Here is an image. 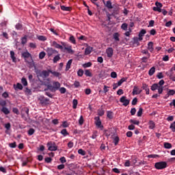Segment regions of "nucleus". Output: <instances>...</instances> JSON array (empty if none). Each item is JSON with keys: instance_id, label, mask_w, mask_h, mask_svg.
<instances>
[{"instance_id": "obj_34", "label": "nucleus", "mask_w": 175, "mask_h": 175, "mask_svg": "<svg viewBox=\"0 0 175 175\" xmlns=\"http://www.w3.org/2000/svg\"><path fill=\"white\" fill-rule=\"evenodd\" d=\"M84 74L86 77H92V74L90 70H85Z\"/></svg>"}, {"instance_id": "obj_56", "label": "nucleus", "mask_w": 175, "mask_h": 175, "mask_svg": "<svg viewBox=\"0 0 175 175\" xmlns=\"http://www.w3.org/2000/svg\"><path fill=\"white\" fill-rule=\"evenodd\" d=\"M69 40H70V41L72 44H76V40H75V37H74L73 36H70Z\"/></svg>"}, {"instance_id": "obj_19", "label": "nucleus", "mask_w": 175, "mask_h": 175, "mask_svg": "<svg viewBox=\"0 0 175 175\" xmlns=\"http://www.w3.org/2000/svg\"><path fill=\"white\" fill-rule=\"evenodd\" d=\"M60 8L62 9V11L64 12H70L71 11V8L70 7H66L65 5H61Z\"/></svg>"}, {"instance_id": "obj_49", "label": "nucleus", "mask_w": 175, "mask_h": 175, "mask_svg": "<svg viewBox=\"0 0 175 175\" xmlns=\"http://www.w3.org/2000/svg\"><path fill=\"white\" fill-rule=\"evenodd\" d=\"M126 78H124V77H123V78H122V79L121 80H120L119 81H118V85H121L124 82H125L126 81Z\"/></svg>"}, {"instance_id": "obj_51", "label": "nucleus", "mask_w": 175, "mask_h": 175, "mask_svg": "<svg viewBox=\"0 0 175 175\" xmlns=\"http://www.w3.org/2000/svg\"><path fill=\"white\" fill-rule=\"evenodd\" d=\"M84 74V71L83 70H82L81 68H80V70H79L77 75L79 77H82Z\"/></svg>"}, {"instance_id": "obj_50", "label": "nucleus", "mask_w": 175, "mask_h": 175, "mask_svg": "<svg viewBox=\"0 0 175 175\" xmlns=\"http://www.w3.org/2000/svg\"><path fill=\"white\" fill-rule=\"evenodd\" d=\"M170 129H171L172 131L175 132V121L170 124Z\"/></svg>"}, {"instance_id": "obj_10", "label": "nucleus", "mask_w": 175, "mask_h": 175, "mask_svg": "<svg viewBox=\"0 0 175 175\" xmlns=\"http://www.w3.org/2000/svg\"><path fill=\"white\" fill-rule=\"evenodd\" d=\"M52 44L54 47H55V49H59L60 50H64V46H62V45L61 44H59L55 41L53 42Z\"/></svg>"}, {"instance_id": "obj_62", "label": "nucleus", "mask_w": 175, "mask_h": 175, "mask_svg": "<svg viewBox=\"0 0 175 175\" xmlns=\"http://www.w3.org/2000/svg\"><path fill=\"white\" fill-rule=\"evenodd\" d=\"M155 5H156V6H157V8H163V4H162L161 3H160V2L157 1V2L155 3Z\"/></svg>"}, {"instance_id": "obj_15", "label": "nucleus", "mask_w": 175, "mask_h": 175, "mask_svg": "<svg viewBox=\"0 0 175 175\" xmlns=\"http://www.w3.org/2000/svg\"><path fill=\"white\" fill-rule=\"evenodd\" d=\"M61 87V83L59 82H54L53 83V88L55 91H57Z\"/></svg>"}, {"instance_id": "obj_60", "label": "nucleus", "mask_w": 175, "mask_h": 175, "mask_svg": "<svg viewBox=\"0 0 175 175\" xmlns=\"http://www.w3.org/2000/svg\"><path fill=\"white\" fill-rule=\"evenodd\" d=\"M25 94H27L28 95H31V90L29 89L28 88H25Z\"/></svg>"}, {"instance_id": "obj_25", "label": "nucleus", "mask_w": 175, "mask_h": 175, "mask_svg": "<svg viewBox=\"0 0 175 175\" xmlns=\"http://www.w3.org/2000/svg\"><path fill=\"white\" fill-rule=\"evenodd\" d=\"M113 39L115 40L116 42H119L120 41V35L118 33H116L113 36Z\"/></svg>"}, {"instance_id": "obj_47", "label": "nucleus", "mask_w": 175, "mask_h": 175, "mask_svg": "<svg viewBox=\"0 0 175 175\" xmlns=\"http://www.w3.org/2000/svg\"><path fill=\"white\" fill-rule=\"evenodd\" d=\"M129 122L132 124H136V125H139L140 124V122L138 120H130Z\"/></svg>"}, {"instance_id": "obj_46", "label": "nucleus", "mask_w": 175, "mask_h": 175, "mask_svg": "<svg viewBox=\"0 0 175 175\" xmlns=\"http://www.w3.org/2000/svg\"><path fill=\"white\" fill-rule=\"evenodd\" d=\"M138 103V99L137 98H134L133 100H132V102H131V105L135 106Z\"/></svg>"}, {"instance_id": "obj_8", "label": "nucleus", "mask_w": 175, "mask_h": 175, "mask_svg": "<svg viewBox=\"0 0 175 175\" xmlns=\"http://www.w3.org/2000/svg\"><path fill=\"white\" fill-rule=\"evenodd\" d=\"M106 53H107V57L111 58L113 55V49L111 47L108 48L106 50Z\"/></svg>"}, {"instance_id": "obj_39", "label": "nucleus", "mask_w": 175, "mask_h": 175, "mask_svg": "<svg viewBox=\"0 0 175 175\" xmlns=\"http://www.w3.org/2000/svg\"><path fill=\"white\" fill-rule=\"evenodd\" d=\"M46 56V53L44 51H42L41 53H40V55H39V58L40 59H43Z\"/></svg>"}, {"instance_id": "obj_27", "label": "nucleus", "mask_w": 175, "mask_h": 175, "mask_svg": "<svg viewBox=\"0 0 175 175\" xmlns=\"http://www.w3.org/2000/svg\"><path fill=\"white\" fill-rule=\"evenodd\" d=\"M175 95V90H169L167 93V97L170 96H174Z\"/></svg>"}, {"instance_id": "obj_2", "label": "nucleus", "mask_w": 175, "mask_h": 175, "mask_svg": "<svg viewBox=\"0 0 175 175\" xmlns=\"http://www.w3.org/2000/svg\"><path fill=\"white\" fill-rule=\"evenodd\" d=\"M36 74L38 77H42L43 79H44L49 77L50 71L49 70H48V71H46V70H43L42 71H40V70H39L38 71H36Z\"/></svg>"}, {"instance_id": "obj_48", "label": "nucleus", "mask_w": 175, "mask_h": 175, "mask_svg": "<svg viewBox=\"0 0 175 175\" xmlns=\"http://www.w3.org/2000/svg\"><path fill=\"white\" fill-rule=\"evenodd\" d=\"M133 44H137V45H139V38L137 37L133 38Z\"/></svg>"}, {"instance_id": "obj_22", "label": "nucleus", "mask_w": 175, "mask_h": 175, "mask_svg": "<svg viewBox=\"0 0 175 175\" xmlns=\"http://www.w3.org/2000/svg\"><path fill=\"white\" fill-rule=\"evenodd\" d=\"M64 50H66V51L69 53V54H74V51L72 49V46H68V47H66L65 46L64 47Z\"/></svg>"}, {"instance_id": "obj_40", "label": "nucleus", "mask_w": 175, "mask_h": 175, "mask_svg": "<svg viewBox=\"0 0 175 175\" xmlns=\"http://www.w3.org/2000/svg\"><path fill=\"white\" fill-rule=\"evenodd\" d=\"M21 83L24 86H27L28 85V83L27 81V79L24 77L22 78L21 79Z\"/></svg>"}, {"instance_id": "obj_11", "label": "nucleus", "mask_w": 175, "mask_h": 175, "mask_svg": "<svg viewBox=\"0 0 175 175\" xmlns=\"http://www.w3.org/2000/svg\"><path fill=\"white\" fill-rule=\"evenodd\" d=\"M93 50L92 47L88 46L85 48V55H89L92 53V51Z\"/></svg>"}, {"instance_id": "obj_12", "label": "nucleus", "mask_w": 175, "mask_h": 175, "mask_svg": "<svg viewBox=\"0 0 175 175\" xmlns=\"http://www.w3.org/2000/svg\"><path fill=\"white\" fill-rule=\"evenodd\" d=\"M51 91V92H55V90L54 86L51 85H48L46 86V88L44 90V91Z\"/></svg>"}, {"instance_id": "obj_63", "label": "nucleus", "mask_w": 175, "mask_h": 175, "mask_svg": "<svg viewBox=\"0 0 175 175\" xmlns=\"http://www.w3.org/2000/svg\"><path fill=\"white\" fill-rule=\"evenodd\" d=\"M73 85L75 86V88H77L80 86V83L79 81H75L73 84Z\"/></svg>"}, {"instance_id": "obj_1", "label": "nucleus", "mask_w": 175, "mask_h": 175, "mask_svg": "<svg viewBox=\"0 0 175 175\" xmlns=\"http://www.w3.org/2000/svg\"><path fill=\"white\" fill-rule=\"evenodd\" d=\"M164 83H165L164 80H161L159 83H154L151 86V90L156 91V90H158L159 94H163V85H164Z\"/></svg>"}, {"instance_id": "obj_28", "label": "nucleus", "mask_w": 175, "mask_h": 175, "mask_svg": "<svg viewBox=\"0 0 175 175\" xmlns=\"http://www.w3.org/2000/svg\"><path fill=\"white\" fill-rule=\"evenodd\" d=\"M147 33V31L145 30V29H142L140 30V32L139 33V37H143L144 35Z\"/></svg>"}, {"instance_id": "obj_24", "label": "nucleus", "mask_w": 175, "mask_h": 175, "mask_svg": "<svg viewBox=\"0 0 175 175\" xmlns=\"http://www.w3.org/2000/svg\"><path fill=\"white\" fill-rule=\"evenodd\" d=\"M148 125L150 129H153L155 127V124L152 120L149 121Z\"/></svg>"}, {"instance_id": "obj_9", "label": "nucleus", "mask_w": 175, "mask_h": 175, "mask_svg": "<svg viewBox=\"0 0 175 175\" xmlns=\"http://www.w3.org/2000/svg\"><path fill=\"white\" fill-rule=\"evenodd\" d=\"M139 88H138V86L135 85L133 87V92H132L133 95V96L139 95L140 92H139Z\"/></svg>"}, {"instance_id": "obj_6", "label": "nucleus", "mask_w": 175, "mask_h": 175, "mask_svg": "<svg viewBox=\"0 0 175 175\" xmlns=\"http://www.w3.org/2000/svg\"><path fill=\"white\" fill-rule=\"evenodd\" d=\"M120 103H123V106L127 107L130 104V100L126 98V96H123L120 99Z\"/></svg>"}, {"instance_id": "obj_33", "label": "nucleus", "mask_w": 175, "mask_h": 175, "mask_svg": "<svg viewBox=\"0 0 175 175\" xmlns=\"http://www.w3.org/2000/svg\"><path fill=\"white\" fill-rule=\"evenodd\" d=\"M60 133L62 135H63L64 137H66V136H68V135H69V133H68V131L66 129L62 130Z\"/></svg>"}, {"instance_id": "obj_59", "label": "nucleus", "mask_w": 175, "mask_h": 175, "mask_svg": "<svg viewBox=\"0 0 175 175\" xmlns=\"http://www.w3.org/2000/svg\"><path fill=\"white\" fill-rule=\"evenodd\" d=\"M111 77L113 79H116L117 78L118 75H117V73L115 72V71H113L111 73Z\"/></svg>"}, {"instance_id": "obj_17", "label": "nucleus", "mask_w": 175, "mask_h": 175, "mask_svg": "<svg viewBox=\"0 0 175 175\" xmlns=\"http://www.w3.org/2000/svg\"><path fill=\"white\" fill-rule=\"evenodd\" d=\"M104 4L105 5L106 8H107V9H113L112 3L111 1H107L106 3L104 2Z\"/></svg>"}, {"instance_id": "obj_5", "label": "nucleus", "mask_w": 175, "mask_h": 175, "mask_svg": "<svg viewBox=\"0 0 175 175\" xmlns=\"http://www.w3.org/2000/svg\"><path fill=\"white\" fill-rule=\"evenodd\" d=\"M46 53H47L48 57H51L53 55H57L59 53L57 51L52 48H48Z\"/></svg>"}, {"instance_id": "obj_54", "label": "nucleus", "mask_w": 175, "mask_h": 175, "mask_svg": "<svg viewBox=\"0 0 175 175\" xmlns=\"http://www.w3.org/2000/svg\"><path fill=\"white\" fill-rule=\"evenodd\" d=\"M12 112H13L14 113L17 114V115H18V114L20 113V112H19V111H18V109L17 107H14V108L12 109Z\"/></svg>"}, {"instance_id": "obj_57", "label": "nucleus", "mask_w": 175, "mask_h": 175, "mask_svg": "<svg viewBox=\"0 0 175 175\" xmlns=\"http://www.w3.org/2000/svg\"><path fill=\"white\" fill-rule=\"evenodd\" d=\"M79 123L80 125H83L84 123V119L83 117L82 116H81L80 119L79 120Z\"/></svg>"}, {"instance_id": "obj_16", "label": "nucleus", "mask_w": 175, "mask_h": 175, "mask_svg": "<svg viewBox=\"0 0 175 175\" xmlns=\"http://www.w3.org/2000/svg\"><path fill=\"white\" fill-rule=\"evenodd\" d=\"M59 60H61L60 54H57L53 57V62L54 64L57 63Z\"/></svg>"}, {"instance_id": "obj_20", "label": "nucleus", "mask_w": 175, "mask_h": 175, "mask_svg": "<svg viewBox=\"0 0 175 175\" xmlns=\"http://www.w3.org/2000/svg\"><path fill=\"white\" fill-rule=\"evenodd\" d=\"M49 72L51 73L54 77H59L61 76V73L57 72V71H51V70H49Z\"/></svg>"}, {"instance_id": "obj_35", "label": "nucleus", "mask_w": 175, "mask_h": 175, "mask_svg": "<svg viewBox=\"0 0 175 175\" xmlns=\"http://www.w3.org/2000/svg\"><path fill=\"white\" fill-rule=\"evenodd\" d=\"M98 114L99 116H103V115H105V109H98Z\"/></svg>"}, {"instance_id": "obj_58", "label": "nucleus", "mask_w": 175, "mask_h": 175, "mask_svg": "<svg viewBox=\"0 0 175 175\" xmlns=\"http://www.w3.org/2000/svg\"><path fill=\"white\" fill-rule=\"evenodd\" d=\"M38 39L41 41H46L47 40V38L45 36H40L38 37Z\"/></svg>"}, {"instance_id": "obj_55", "label": "nucleus", "mask_w": 175, "mask_h": 175, "mask_svg": "<svg viewBox=\"0 0 175 175\" xmlns=\"http://www.w3.org/2000/svg\"><path fill=\"white\" fill-rule=\"evenodd\" d=\"M148 59H149L148 57H143L141 59L142 63H145V64L147 63Z\"/></svg>"}, {"instance_id": "obj_31", "label": "nucleus", "mask_w": 175, "mask_h": 175, "mask_svg": "<svg viewBox=\"0 0 175 175\" xmlns=\"http://www.w3.org/2000/svg\"><path fill=\"white\" fill-rule=\"evenodd\" d=\"M143 114V108L142 107H139V110L137 113V117H142Z\"/></svg>"}, {"instance_id": "obj_38", "label": "nucleus", "mask_w": 175, "mask_h": 175, "mask_svg": "<svg viewBox=\"0 0 175 175\" xmlns=\"http://www.w3.org/2000/svg\"><path fill=\"white\" fill-rule=\"evenodd\" d=\"M9 147L11 148H16L17 147L16 142H14L13 143H10L9 144Z\"/></svg>"}, {"instance_id": "obj_42", "label": "nucleus", "mask_w": 175, "mask_h": 175, "mask_svg": "<svg viewBox=\"0 0 175 175\" xmlns=\"http://www.w3.org/2000/svg\"><path fill=\"white\" fill-rule=\"evenodd\" d=\"M7 105V103L5 100H0V106L5 107Z\"/></svg>"}, {"instance_id": "obj_36", "label": "nucleus", "mask_w": 175, "mask_h": 175, "mask_svg": "<svg viewBox=\"0 0 175 175\" xmlns=\"http://www.w3.org/2000/svg\"><path fill=\"white\" fill-rule=\"evenodd\" d=\"M78 153L82 156H85L86 154V152L82 148L79 149Z\"/></svg>"}, {"instance_id": "obj_52", "label": "nucleus", "mask_w": 175, "mask_h": 175, "mask_svg": "<svg viewBox=\"0 0 175 175\" xmlns=\"http://www.w3.org/2000/svg\"><path fill=\"white\" fill-rule=\"evenodd\" d=\"M27 36H25V37H23V38H21V44H22L24 45L25 44L27 43Z\"/></svg>"}, {"instance_id": "obj_29", "label": "nucleus", "mask_w": 175, "mask_h": 175, "mask_svg": "<svg viewBox=\"0 0 175 175\" xmlns=\"http://www.w3.org/2000/svg\"><path fill=\"white\" fill-rule=\"evenodd\" d=\"M92 66V63L89 62H87V63H85L82 65V66L84 68H90Z\"/></svg>"}, {"instance_id": "obj_4", "label": "nucleus", "mask_w": 175, "mask_h": 175, "mask_svg": "<svg viewBox=\"0 0 175 175\" xmlns=\"http://www.w3.org/2000/svg\"><path fill=\"white\" fill-rule=\"evenodd\" d=\"M154 166L157 170H163L167 167V163L163 161L157 162L155 163Z\"/></svg>"}, {"instance_id": "obj_41", "label": "nucleus", "mask_w": 175, "mask_h": 175, "mask_svg": "<svg viewBox=\"0 0 175 175\" xmlns=\"http://www.w3.org/2000/svg\"><path fill=\"white\" fill-rule=\"evenodd\" d=\"M119 141H120L119 137H118V136L115 137V138L113 139V143H114L115 146H117L118 144Z\"/></svg>"}, {"instance_id": "obj_26", "label": "nucleus", "mask_w": 175, "mask_h": 175, "mask_svg": "<svg viewBox=\"0 0 175 175\" xmlns=\"http://www.w3.org/2000/svg\"><path fill=\"white\" fill-rule=\"evenodd\" d=\"M164 148L165 149H170L172 148V145L170 143L168 142H164Z\"/></svg>"}, {"instance_id": "obj_30", "label": "nucleus", "mask_w": 175, "mask_h": 175, "mask_svg": "<svg viewBox=\"0 0 175 175\" xmlns=\"http://www.w3.org/2000/svg\"><path fill=\"white\" fill-rule=\"evenodd\" d=\"M155 72V67L152 66L150 70H149L148 75L150 76H152L154 73Z\"/></svg>"}, {"instance_id": "obj_32", "label": "nucleus", "mask_w": 175, "mask_h": 175, "mask_svg": "<svg viewBox=\"0 0 175 175\" xmlns=\"http://www.w3.org/2000/svg\"><path fill=\"white\" fill-rule=\"evenodd\" d=\"M15 28L17 30H22L23 29V24L18 23H16V25H15Z\"/></svg>"}, {"instance_id": "obj_43", "label": "nucleus", "mask_w": 175, "mask_h": 175, "mask_svg": "<svg viewBox=\"0 0 175 175\" xmlns=\"http://www.w3.org/2000/svg\"><path fill=\"white\" fill-rule=\"evenodd\" d=\"M137 112V109L135 107L131 108L130 113L131 116H135Z\"/></svg>"}, {"instance_id": "obj_64", "label": "nucleus", "mask_w": 175, "mask_h": 175, "mask_svg": "<svg viewBox=\"0 0 175 175\" xmlns=\"http://www.w3.org/2000/svg\"><path fill=\"white\" fill-rule=\"evenodd\" d=\"M124 165H125L126 167H130V166L131 165L130 161L126 160V163H124Z\"/></svg>"}, {"instance_id": "obj_18", "label": "nucleus", "mask_w": 175, "mask_h": 175, "mask_svg": "<svg viewBox=\"0 0 175 175\" xmlns=\"http://www.w3.org/2000/svg\"><path fill=\"white\" fill-rule=\"evenodd\" d=\"M153 44H154L152 42H150L148 44V50H149V51H150V53H152V51H154Z\"/></svg>"}, {"instance_id": "obj_7", "label": "nucleus", "mask_w": 175, "mask_h": 175, "mask_svg": "<svg viewBox=\"0 0 175 175\" xmlns=\"http://www.w3.org/2000/svg\"><path fill=\"white\" fill-rule=\"evenodd\" d=\"M94 120L96 126H97L98 128H103L100 117H96L94 118Z\"/></svg>"}, {"instance_id": "obj_13", "label": "nucleus", "mask_w": 175, "mask_h": 175, "mask_svg": "<svg viewBox=\"0 0 175 175\" xmlns=\"http://www.w3.org/2000/svg\"><path fill=\"white\" fill-rule=\"evenodd\" d=\"M72 59H69L68 61V62L66 63V71H68L70 70V68H71V65H72Z\"/></svg>"}, {"instance_id": "obj_45", "label": "nucleus", "mask_w": 175, "mask_h": 175, "mask_svg": "<svg viewBox=\"0 0 175 175\" xmlns=\"http://www.w3.org/2000/svg\"><path fill=\"white\" fill-rule=\"evenodd\" d=\"M35 129H30L29 131H28V135L29 136H32V135H33V133H35Z\"/></svg>"}, {"instance_id": "obj_14", "label": "nucleus", "mask_w": 175, "mask_h": 175, "mask_svg": "<svg viewBox=\"0 0 175 175\" xmlns=\"http://www.w3.org/2000/svg\"><path fill=\"white\" fill-rule=\"evenodd\" d=\"M1 112H3L5 115H8L10 113V111L6 107H3L1 108Z\"/></svg>"}, {"instance_id": "obj_3", "label": "nucleus", "mask_w": 175, "mask_h": 175, "mask_svg": "<svg viewBox=\"0 0 175 175\" xmlns=\"http://www.w3.org/2000/svg\"><path fill=\"white\" fill-rule=\"evenodd\" d=\"M46 146L49 151H57L58 149V146L56 145L55 142H48Z\"/></svg>"}, {"instance_id": "obj_53", "label": "nucleus", "mask_w": 175, "mask_h": 175, "mask_svg": "<svg viewBox=\"0 0 175 175\" xmlns=\"http://www.w3.org/2000/svg\"><path fill=\"white\" fill-rule=\"evenodd\" d=\"M78 105V101L77 99L73 100V109H77Z\"/></svg>"}, {"instance_id": "obj_21", "label": "nucleus", "mask_w": 175, "mask_h": 175, "mask_svg": "<svg viewBox=\"0 0 175 175\" xmlns=\"http://www.w3.org/2000/svg\"><path fill=\"white\" fill-rule=\"evenodd\" d=\"M22 56L25 59L31 58V55L28 51L23 53Z\"/></svg>"}, {"instance_id": "obj_44", "label": "nucleus", "mask_w": 175, "mask_h": 175, "mask_svg": "<svg viewBox=\"0 0 175 175\" xmlns=\"http://www.w3.org/2000/svg\"><path fill=\"white\" fill-rule=\"evenodd\" d=\"M10 57L12 60H15L16 59V57H15V53L13 51H10Z\"/></svg>"}, {"instance_id": "obj_37", "label": "nucleus", "mask_w": 175, "mask_h": 175, "mask_svg": "<svg viewBox=\"0 0 175 175\" xmlns=\"http://www.w3.org/2000/svg\"><path fill=\"white\" fill-rule=\"evenodd\" d=\"M121 28L122 29L124 30V31H127V28H128V24L126 23H124L122 25H121Z\"/></svg>"}, {"instance_id": "obj_61", "label": "nucleus", "mask_w": 175, "mask_h": 175, "mask_svg": "<svg viewBox=\"0 0 175 175\" xmlns=\"http://www.w3.org/2000/svg\"><path fill=\"white\" fill-rule=\"evenodd\" d=\"M59 92L62 94H65L66 92V89L65 88H59Z\"/></svg>"}, {"instance_id": "obj_23", "label": "nucleus", "mask_w": 175, "mask_h": 175, "mask_svg": "<svg viewBox=\"0 0 175 175\" xmlns=\"http://www.w3.org/2000/svg\"><path fill=\"white\" fill-rule=\"evenodd\" d=\"M107 116L109 119L112 120L113 118V113L112 112V111H107Z\"/></svg>"}]
</instances>
